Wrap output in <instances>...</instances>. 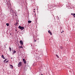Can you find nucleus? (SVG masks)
<instances>
[{
    "mask_svg": "<svg viewBox=\"0 0 75 75\" xmlns=\"http://www.w3.org/2000/svg\"><path fill=\"white\" fill-rule=\"evenodd\" d=\"M10 65L11 67V68H12V69H13V66L11 64H10Z\"/></svg>",
    "mask_w": 75,
    "mask_h": 75,
    "instance_id": "obj_7",
    "label": "nucleus"
},
{
    "mask_svg": "<svg viewBox=\"0 0 75 75\" xmlns=\"http://www.w3.org/2000/svg\"><path fill=\"white\" fill-rule=\"evenodd\" d=\"M1 57L3 59H5L6 58L4 57V55H2L1 56Z\"/></svg>",
    "mask_w": 75,
    "mask_h": 75,
    "instance_id": "obj_6",
    "label": "nucleus"
},
{
    "mask_svg": "<svg viewBox=\"0 0 75 75\" xmlns=\"http://www.w3.org/2000/svg\"><path fill=\"white\" fill-rule=\"evenodd\" d=\"M28 23H31V21H28Z\"/></svg>",
    "mask_w": 75,
    "mask_h": 75,
    "instance_id": "obj_10",
    "label": "nucleus"
},
{
    "mask_svg": "<svg viewBox=\"0 0 75 75\" xmlns=\"http://www.w3.org/2000/svg\"><path fill=\"white\" fill-rule=\"evenodd\" d=\"M6 59H5V60H4V63H5V62L6 61Z\"/></svg>",
    "mask_w": 75,
    "mask_h": 75,
    "instance_id": "obj_16",
    "label": "nucleus"
},
{
    "mask_svg": "<svg viewBox=\"0 0 75 75\" xmlns=\"http://www.w3.org/2000/svg\"><path fill=\"white\" fill-rule=\"evenodd\" d=\"M60 49H61V50H62V49H63V47H62V46L60 47Z\"/></svg>",
    "mask_w": 75,
    "mask_h": 75,
    "instance_id": "obj_15",
    "label": "nucleus"
},
{
    "mask_svg": "<svg viewBox=\"0 0 75 75\" xmlns=\"http://www.w3.org/2000/svg\"><path fill=\"white\" fill-rule=\"evenodd\" d=\"M11 58H12V57H11Z\"/></svg>",
    "mask_w": 75,
    "mask_h": 75,
    "instance_id": "obj_27",
    "label": "nucleus"
},
{
    "mask_svg": "<svg viewBox=\"0 0 75 75\" xmlns=\"http://www.w3.org/2000/svg\"><path fill=\"white\" fill-rule=\"evenodd\" d=\"M56 55L57 57V58H59V56H58L57 54H56Z\"/></svg>",
    "mask_w": 75,
    "mask_h": 75,
    "instance_id": "obj_14",
    "label": "nucleus"
},
{
    "mask_svg": "<svg viewBox=\"0 0 75 75\" xmlns=\"http://www.w3.org/2000/svg\"><path fill=\"white\" fill-rule=\"evenodd\" d=\"M16 30V31H17V30Z\"/></svg>",
    "mask_w": 75,
    "mask_h": 75,
    "instance_id": "obj_23",
    "label": "nucleus"
},
{
    "mask_svg": "<svg viewBox=\"0 0 75 75\" xmlns=\"http://www.w3.org/2000/svg\"><path fill=\"white\" fill-rule=\"evenodd\" d=\"M18 65V67H21V65H22V63H21V62H19Z\"/></svg>",
    "mask_w": 75,
    "mask_h": 75,
    "instance_id": "obj_2",
    "label": "nucleus"
},
{
    "mask_svg": "<svg viewBox=\"0 0 75 75\" xmlns=\"http://www.w3.org/2000/svg\"><path fill=\"white\" fill-rule=\"evenodd\" d=\"M71 15H73V16H75V13H74V14H73V13H71Z\"/></svg>",
    "mask_w": 75,
    "mask_h": 75,
    "instance_id": "obj_12",
    "label": "nucleus"
},
{
    "mask_svg": "<svg viewBox=\"0 0 75 75\" xmlns=\"http://www.w3.org/2000/svg\"><path fill=\"white\" fill-rule=\"evenodd\" d=\"M61 33H62V32H61Z\"/></svg>",
    "mask_w": 75,
    "mask_h": 75,
    "instance_id": "obj_22",
    "label": "nucleus"
},
{
    "mask_svg": "<svg viewBox=\"0 0 75 75\" xmlns=\"http://www.w3.org/2000/svg\"><path fill=\"white\" fill-rule=\"evenodd\" d=\"M16 52V50H14L13 52V54H15Z\"/></svg>",
    "mask_w": 75,
    "mask_h": 75,
    "instance_id": "obj_8",
    "label": "nucleus"
},
{
    "mask_svg": "<svg viewBox=\"0 0 75 75\" xmlns=\"http://www.w3.org/2000/svg\"><path fill=\"white\" fill-rule=\"evenodd\" d=\"M8 62V61H6V63H7V62Z\"/></svg>",
    "mask_w": 75,
    "mask_h": 75,
    "instance_id": "obj_18",
    "label": "nucleus"
},
{
    "mask_svg": "<svg viewBox=\"0 0 75 75\" xmlns=\"http://www.w3.org/2000/svg\"><path fill=\"white\" fill-rule=\"evenodd\" d=\"M63 32H64V31H63Z\"/></svg>",
    "mask_w": 75,
    "mask_h": 75,
    "instance_id": "obj_26",
    "label": "nucleus"
},
{
    "mask_svg": "<svg viewBox=\"0 0 75 75\" xmlns=\"http://www.w3.org/2000/svg\"><path fill=\"white\" fill-rule=\"evenodd\" d=\"M6 25L7 26H9V24L8 23H6Z\"/></svg>",
    "mask_w": 75,
    "mask_h": 75,
    "instance_id": "obj_13",
    "label": "nucleus"
},
{
    "mask_svg": "<svg viewBox=\"0 0 75 75\" xmlns=\"http://www.w3.org/2000/svg\"><path fill=\"white\" fill-rule=\"evenodd\" d=\"M20 43L21 44V45H23V42L22 40L20 41Z\"/></svg>",
    "mask_w": 75,
    "mask_h": 75,
    "instance_id": "obj_4",
    "label": "nucleus"
},
{
    "mask_svg": "<svg viewBox=\"0 0 75 75\" xmlns=\"http://www.w3.org/2000/svg\"><path fill=\"white\" fill-rule=\"evenodd\" d=\"M33 12H34V13H35V11H34Z\"/></svg>",
    "mask_w": 75,
    "mask_h": 75,
    "instance_id": "obj_20",
    "label": "nucleus"
},
{
    "mask_svg": "<svg viewBox=\"0 0 75 75\" xmlns=\"http://www.w3.org/2000/svg\"><path fill=\"white\" fill-rule=\"evenodd\" d=\"M11 33L10 34V35H11Z\"/></svg>",
    "mask_w": 75,
    "mask_h": 75,
    "instance_id": "obj_24",
    "label": "nucleus"
},
{
    "mask_svg": "<svg viewBox=\"0 0 75 75\" xmlns=\"http://www.w3.org/2000/svg\"><path fill=\"white\" fill-rule=\"evenodd\" d=\"M9 49L10 50V51H11V47H9Z\"/></svg>",
    "mask_w": 75,
    "mask_h": 75,
    "instance_id": "obj_17",
    "label": "nucleus"
},
{
    "mask_svg": "<svg viewBox=\"0 0 75 75\" xmlns=\"http://www.w3.org/2000/svg\"><path fill=\"white\" fill-rule=\"evenodd\" d=\"M18 24V23H16L15 24V25H17V24Z\"/></svg>",
    "mask_w": 75,
    "mask_h": 75,
    "instance_id": "obj_9",
    "label": "nucleus"
},
{
    "mask_svg": "<svg viewBox=\"0 0 75 75\" xmlns=\"http://www.w3.org/2000/svg\"><path fill=\"white\" fill-rule=\"evenodd\" d=\"M23 60L24 64H26L27 61H26V60L25 59H23Z\"/></svg>",
    "mask_w": 75,
    "mask_h": 75,
    "instance_id": "obj_3",
    "label": "nucleus"
},
{
    "mask_svg": "<svg viewBox=\"0 0 75 75\" xmlns=\"http://www.w3.org/2000/svg\"><path fill=\"white\" fill-rule=\"evenodd\" d=\"M20 48H23V47L22 46H20Z\"/></svg>",
    "mask_w": 75,
    "mask_h": 75,
    "instance_id": "obj_11",
    "label": "nucleus"
},
{
    "mask_svg": "<svg viewBox=\"0 0 75 75\" xmlns=\"http://www.w3.org/2000/svg\"><path fill=\"white\" fill-rule=\"evenodd\" d=\"M18 28L21 30H23L24 29V27L22 26H19L18 27Z\"/></svg>",
    "mask_w": 75,
    "mask_h": 75,
    "instance_id": "obj_1",
    "label": "nucleus"
},
{
    "mask_svg": "<svg viewBox=\"0 0 75 75\" xmlns=\"http://www.w3.org/2000/svg\"><path fill=\"white\" fill-rule=\"evenodd\" d=\"M35 10V9H34V10Z\"/></svg>",
    "mask_w": 75,
    "mask_h": 75,
    "instance_id": "obj_21",
    "label": "nucleus"
},
{
    "mask_svg": "<svg viewBox=\"0 0 75 75\" xmlns=\"http://www.w3.org/2000/svg\"><path fill=\"white\" fill-rule=\"evenodd\" d=\"M74 17H75V16Z\"/></svg>",
    "mask_w": 75,
    "mask_h": 75,
    "instance_id": "obj_25",
    "label": "nucleus"
},
{
    "mask_svg": "<svg viewBox=\"0 0 75 75\" xmlns=\"http://www.w3.org/2000/svg\"><path fill=\"white\" fill-rule=\"evenodd\" d=\"M48 32L49 33H50V35H52V33H51V32H50V30H49L48 31Z\"/></svg>",
    "mask_w": 75,
    "mask_h": 75,
    "instance_id": "obj_5",
    "label": "nucleus"
},
{
    "mask_svg": "<svg viewBox=\"0 0 75 75\" xmlns=\"http://www.w3.org/2000/svg\"><path fill=\"white\" fill-rule=\"evenodd\" d=\"M35 42H36V40H35Z\"/></svg>",
    "mask_w": 75,
    "mask_h": 75,
    "instance_id": "obj_19",
    "label": "nucleus"
}]
</instances>
